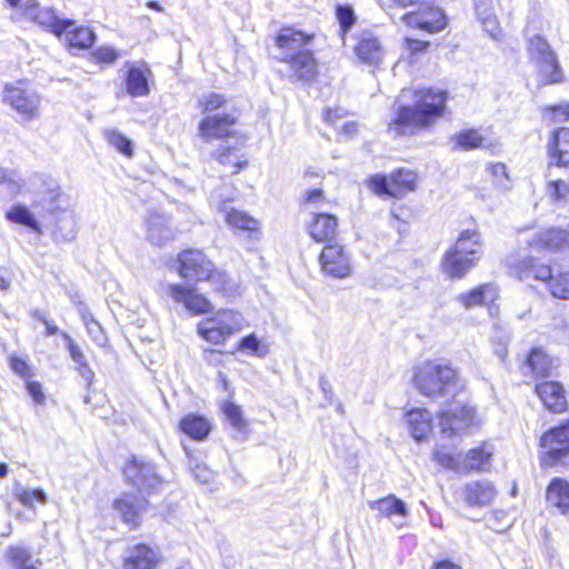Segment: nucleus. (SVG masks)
<instances>
[{
	"mask_svg": "<svg viewBox=\"0 0 569 569\" xmlns=\"http://www.w3.org/2000/svg\"><path fill=\"white\" fill-rule=\"evenodd\" d=\"M141 470V465L137 461L136 457L128 459L122 468L126 481L133 488H137L138 491H140V486L142 483Z\"/></svg>",
	"mask_w": 569,
	"mask_h": 569,
	"instance_id": "nucleus-45",
	"label": "nucleus"
},
{
	"mask_svg": "<svg viewBox=\"0 0 569 569\" xmlns=\"http://www.w3.org/2000/svg\"><path fill=\"white\" fill-rule=\"evenodd\" d=\"M548 176L556 168L569 169V128H560L552 133L547 144Z\"/></svg>",
	"mask_w": 569,
	"mask_h": 569,
	"instance_id": "nucleus-15",
	"label": "nucleus"
},
{
	"mask_svg": "<svg viewBox=\"0 0 569 569\" xmlns=\"http://www.w3.org/2000/svg\"><path fill=\"white\" fill-rule=\"evenodd\" d=\"M355 53L363 63L378 66L382 61L385 51L377 37L371 31L365 30L357 36Z\"/></svg>",
	"mask_w": 569,
	"mask_h": 569,
	"instance_id": "nucleus-21",
	"label": "nucleus"
},
{
	"mask_svg": "<svg viewBox=\"0 0 569 569\" xmlns=\"http://www.w3.org/2000/svg\"><path fill=\"white\" fill-rule=\"evenodd\" d=\"M409 27H415L429 33L439 32L446 27L445 13L429 3H420L416 12H409L401 17Z\"/></svg>",
	"mask_w": 569,
	"mask_h": 569,
	"instance_id": "nucleus-12",
	"label": "nucleus"
},
{
	"mask_svg": "<svg viewBox=\"0 0 569 569\" xmlns=\"http://www.w3.org/2000/svg\"><path fill=\"white\" fill-rule=\"evenodd\" d=\"M321 269L335 278H345L350 274V259L342 246L328 244L319 257Z\"/></svg>",
	"mask_w": 569,
	"mask_h": 569,
	"instance_id": "nucleus-16",
	"label": "nucleus"
},
{
	"mask_svg": "<svg viewBox=\"0 0 569 569\" xmlns=\"http://www.w3.org/2000/svg\"><path fill=\"white\" fill-rule=\"evenodd\" d=\"M479 261L475 256L469 257L450 248L442 257L441 268L450 279H462L478 266Z\"/></svg>",
	"mask_w": 569,
	"mask_h": 569,
	"instance_id": "nucleus-19",
	"label": "nucleus"
},
{
	"mask_svg": "<svg viewBox=\"0 0 569 569\" xmlns=\"http://www.w3.org/2000/svg\"><path fill=\"white\" fill-rule=\"evenodd\" d=\"M326 201L322 190L313 189L306 192L305 202L307 204H321Z\"/></svg>",
	"mask_w": 569,
	"mask_h": 569,
	"instance_id": "nucleus-64",
	"label": "nucleus"
},
{
	"mask_svg": "<svg viewBox=\"0 0 569 569\" xmlns=\"http://www.w3.org/2000/svg\"><path fill=\"white\" fill-rule=\"evenodd\" d=\"M413 385L429 398L456 399L466 388L456 369L437 360L425 361L415 369Z\"/></svg>",
	"mask_w": 569,
	"mask_h": 569,
	"instance_id": "nucleus-2",
	"label": "nucleus"
},
{
	"mask_svg": "<svg viewBox=\"0 0 569 569\" xmlns=\"http://www.w3.org/2000/svg\"><path fill=\"white\" fill-rule=\"evenodd\" d=\"M369 506L372 510H378L380 515L389 519L395 517L405 518L408 512L405 502L392 495L371 501Z\"/></svg>",
	"mask_w": 569,
	"mask_h": 569,
	"instance_id": "nucleus-30",
	"label": "nucleus"
},
{
	"mask_svg": "<svg viewBox=\"0 0 569 569\" xmlns=\"http://www.w3.org/2000/svg\"><path fill=\"white\" fill-rule=\"evenodd\" d=\"M63 33L71 49H89L96 40V34L90 28L76 27V23Z\"/></svg>",
	"mask_w": 569,
	"mask_h": 569,
	"instance_id": "nucleus-34",
	"label": "nucleus"
},
{
	"mask_svg": "<svg viewBox=\"0 0 569 569\" xmlns=\"http://www.w3.org/2000/svg\"><path fill=\"white\" fill-rule=\"evenodd\" d=\"M148 237L157 246H162L171 240L173 231L169 227L168 219L163 216L152 217L148 222Z\"/></svg>",
	"mask_w": 569,
	"mask_h": 569,
	"instance_id": "nucleus-33",
	"label": "nucleus"
},
{
	"mask_svg": "<svg viewBox=\"0 0 569 569\" xmlns=\"http://www.w3.org/2000/svg\"><path fill=\"white\" fill-rule=\"evenodd\" d=\"M24 14L58 37L74 24L73 20L60 19L51 8H39L34 0L26 2Z\"/></svg>",
	"mask_w": 569,
	"mask_h": 569,
	"instance_id": "nucleus-14",
	"label": "nucleus"
},
{
	"mask_svg": "<svg viewBox=\"0 0 569 569\" xmlns=\"http://www.w3.org/2000/svg\"><path fill=\"white\" fill-rule=\"evenodd\" d=\"M141 546H136L137 555L124 559L123 569H141Z\"/></svg>",
	"mask_w": 569,
	"mask_h": 569,
	"instance_id": "nucleus-63",
	"label": "nucleus"
},
{
	"mask_svg": "<svg viewBox=\"0 0 569 569\" xmlns=\"http://www.w3.org/2000/svg\"><path fill=\"white\" fill-rule=\"evenodd\" d=\"M229 423L236 430L234 437L244 440L248 433V423L242 417V410L233 402H226L222 407Z\"/></svg>",
	"mask_w": 569,
	"mask_h": 569,
	"instance_id": "nucleus-37",
	"label": "nucleus"
},
{
	"mask_svg": "<svg viewBox=\"0 0 569 569\" xmlns=\"http://www.w3.org/2000/svg\"><path fill=\"white\" fill-rule=\"evenodd\" d=\"M475 10L479 21L496 17L491 0H475Z\"/></svg>",
	"mask_w": 569,
	"mask_h": 569,
	"instance_id": "nucleus-55",
	"label": "nucleus"
},
{
	"mask_svg": "<svg viewBox=\"0 0 569 569\" xmlns=\"http://www.w3.org/2000/svg\"><path fill=\"white\" fill-rule=\"evenodd\" d=\"M492 456L491 446L485 445L480 448H475L468 452L461 461L462 471H482L487 469L490 458Z\"/></svg>",
	"mask_w": 569,
	"mask_h": 569,
	"instance_id": "nucleus-32",
	"label": "nucleus"
},
{
	"mask_svg": "<svg viewBox=\"0 0 569 569\" xmlns=\"http://www.w3.org/2000/svg\"><path fill=\"white\" fill-rule=\"evenodd\" d=\"M412 437L421 441L431 431V415L426 409H413L407 413Z\"/></svg>",
	"mask_w": 569,
	"mask_h": 569,
	"instance_id": "nucleus-28",
	"label": "nucleus"
},
{
	"mask_svg": "<svg viewBox=\"0 0 569 569\" xmlns=\"http://www.w3.org/2000/svg\"><path fill=\"white\" fill-rule=\"evenodd\" d=\"M336 16L343 38L356 21L355 11L350 6H337Z\"/></svg>",
	"mask_w": 569,
	"mask_h": 569,
	"instance_id": "nucleus-49",
	"label": "nucleus"
},
{
	"mask_svg": "<svg viewBox=\"0 0 569 569\" xmlns=\"http://www.w3.org/2000/svg\"><path fill=\"white\" fill-rule=\"evenodd\" d=\"M540 446L545 450L541 456L542 466L566 465L569 459V420L545 432Z\"/></svg>",
	"mask_w": 569,
	"mask_h": 569,
	"instance_id": "nucleus-6",
	"label": "nucleus"
},
{
	"mask_svg": "<svg viewBox=\"0 0 569 569\" xmlns=\"http://www.w3.org/2000/svg\"><path fill=\"white\" fill-rule=\"evenodd\" d=\"M536 251H569V228H551L536 233L528 242Z\"/></svg>",
	"mask_w": 569,
	"mask_h": 569,
	"instance_id": "nucleus-17",
	"label": "nucleus"
},
{
	"mask_svg": "<svg viewBox=\"0 0 569 569\" xmlns=\"http://www.w3.org/2000/svg\"><path fill=\"white\" fill-rule=\"evenodd\" d=\"M8 557L14 569H40L41 561L34 559L24 546H10Z\"/></svg>",
	"mask_w": 569,
	"mask_h": 569,
	"instance_id": "nucleus-35",
	"label": "nucleus"
},
{
	"mask_svg": "<svg viewBox=\"0 0 569 569\" xmlns=\"http://www.w3.org/2000/svg\"><path fill=\"white\" fill-rule=\"evenodd\" d=\"M533 264L535 260L530 257H526L523 259L510 257L508 259L510 272L518 277L520 280H528L531 278L533 272Z\"/></svg>",
	"mask_w": 569,
	"mask_h": 569,
	"instance_id": "nucleus-42",
	"label": "nucleus"
},
{
	"mask_svg": "<svg viewBox=\"0 0 569 569\" xmlns=\"http://www.w3.org/2000/svg\"><path fill=\"white\" fill-rule=\"evenodd\" d=\"M222 211H226V222L231 228L248 232L249 236H252L259 231V221L254 219L253 217L249 216L247 212L239 211L236 209L226 210L222 209Z\"/></svg>",
	"mask_w": 569,
	"mask_h": 569,
	"instance_id": "nucleus-31",
	"label": "nucleus"
},
{
	"mask_svg": "<svg viewBox=\"0 0 569 569\" xmlns=\"http://www.w3.org/2000/svg\"><path fill=\"white\" fill-rule=\"evenodd\" d=\"M121 53L116 48L110 46H101L97 48L92 57L99 64L110 66L120 58Z\"/></svg>",
	"mask_w": 569,
	"mask_h": 569,
	"instance_id": "nucleus-48",
	"label": "nucleus"
},
{
	"mask_svg": "<svg viewBox=\"0 0 569 569\" xmlns=\"http://www.w3.org/2000/svg\"><path fill=\"white\" fill-rule=\"evenodd\" d=\"M237 119V111H223L217 114L204 116L198 126L199 137L204 142L222 140L230 137Z\"/></svg>",
	"mask_w": 569,
	"mask_h": 569,
	"instance_id": "nucleus-9",
	"label": "nucleus"
},
{
	"mask_svg": "<svg viewBox=\"0 0 569 569\" xmlns=\"http://www.w3.org/2000/svg\"><path fill=\"white\" fill-rule=\"evenodd\" d=\"M16 497L22 506L29 509H33L36 502L41 505L47 502V495L41 489L20 488L17 490Z\"/></svg>",
	"mask_w": 569,
	"mask_h": 569,
	"instance_id": "nucleus-43",
	"label": "nucleus"
},
{
	"mask_svg": "<svg viewBox=\"0 0 569 569\" xmlns=\"http://www.w3.org/2000/svg\"><path fill=\"white\" fill-rule=\"evenodd\" d=\"M27 390L36 403H42L44 401V395L39 382L28 381Z\"/></svg>",
	"mask_w": 569,
	"mask_h": 569,
	"instance_id": "nucleus-61",
	"label": "nucleus"
},
{
	"mask_svg": "<svg viewBox=\"0 0 569 569\" xmlns=\"http://www.w3.org/2000/svg\"><path fill=\"white\" fill-rule=\"evenodd\" d=\"M531 278L540 281L549 280L550 282L553 277L551 276V269L549 266L538 264L535 262Z\"/></svg>",
	"mask_w": 569,
	"mask_h": 569,
	"instance_id": "nucleus-59",
	"label": "nucleus"
},
{
	"mask_svg": "<svg viewBox=\"0 0 569 569\" xmlns=\"http://www.w3.org/2000/svg\"><path fill=\"white\" fill-rule=\"evenodd\" d=\"M546 119L552 122H563L569 120V103L547 107L543 113Z\"/></svg>",
	"mask_w": 569,
	"mask_h": 569,
	"instance_id": "nucleus-52",
	"label": "nucleus"
},
{
	"mask_svg": "<svg viewBox=\"0 0 569 569\" xmlns=\"http://www.w3.org/2000/svg\"><path fill=\"white\" fill-rule=\"evenodd\" d=\"M10 367L16 373L23 378H28L30 376V368L28 363L20 358L12 357L10 359Z\"/></svg>",
	"mask_w": 569,
	"mask_h": 569,
	"instance_id": "nucleus-60",
	"label": "nucleus"
},
{
	"mask_svg": "<svg viewBox=\"0 0 569 569\" xmlns=\"http://www.w3.org/2000/svg\"><path fill=\"white\" fill-rule=\"evenodd\" d=\"M547 503L558 509L561 515L569 512V482L553 478L546 491Z\"/></svg>",
	"mask_w": 569,
	"mask_h": 569,
	"instance_id": "nucleus-23",
	"label": "nucleus"
},
{
	"mask_svg": "<svg viewBox=\"0 0 569 569\" xmlns=\"http://www.w3.org/2000/svg\"><path fill=\"white\" fill-rule=\"evenodd\" d=\"M179 428L190 438L202 441L210 433L211 423L202 416L189 413L181 419Z\"/></svg>",
	"mask_w": 569,
	"mask_h": 569,
	"instance_id": "nucleus-26",
	"label": "nucleus"
},
{
	"mask_svg": "<svg viewBox=\"0 0 569 569\" xmlns=\"http://www.w3.org/2000/svg\"><path fill=\"white\" fill-rule=\"evenodd\" d=\"M203 281H208L213 291L223 296H231L234 292L232 281L227 274L214 266L211 268L210 274L204 277Z\"/></svg>",
	"mask_w": 569,
	"mask_h": 569,
	"instance_id": "nucleus-39",
	"label": "nucleus"
},
{
	"mask_svg": "<svg viewBox=\"0 0 569 569\" xmlns=\"http://www.w3.org/2000/svg\"><path fill=\"white\" fill-rule=\"evenodd\" d=\"M549 290L555 298L569 299V272H562L553 277L549 282Z\"/></svg>",
	"mask_w": 569,
	"mask_h": 569,
	"instance_id": "nucleus-47",
	"label": "nucleus"
},
{
	"mask_svg": "<svg viewBox=\"0 0 569 569\" xmlns=\"http://www.w3.org/2000/svg\"><path fill=\"white\" fill-rule=\"evenodd\" d=\"M337 218L328 213H315L309 233L317 242L331 241L337 233Z\"/></svg>",
	"mask_w": 569,
	"mask_h": 569,
	"instance_id": "nucleus-22",
	"label": "nucleus"
},
{
	"mask_svg": "<svg viewBox=\"0 0 569 569\" xmlns=\"http://www.w3.org/2000/svg\"><path fill=\"white\" fill-rule=\"evenodd\" d=\"M198 107L203 117L223 111H237L228 99L216 92L203 93L198 100Z\"/></svg>",
	"mask_w": 569,
	"mask_h": 569,
	"instance_id": "nucleus-29",
	"label": "nucleus"
},
{
	"mask_svg": "<svg viewBox=\"0 0 569 569\" xmlns=\"http://www.w3.org/2000/svg\"><path fill=\"white\" fill-rule=\"evenodd\" d=\"M169 296L192 315H204L212 311L213 306L196 288L184 284H170Z\"/></svg>",
	"mask_w": 569,
	"mask_h": 569,
	"instance_id": "nucleus-13",
	"label": "nucleus"
},
{
	"mask_svg": "<svg viewBox=\"0 0 569 569\" xmlns=\"http://www.w3.org/2000/svg\"><path fill=\"white\" fill-rule=\"evenodd\" d=\"M535 391L549 411L553 413H561L567 410L568 402L565 389L559 382H538L535 387Z\"/></svg>",
	"mask_w": 569,
	"mask_h": 569,
	"instance_id": "nucleus-20",
	"label": "nucleus"
},
{
	"mask_svg": "<svg viewBox=\"0 0 569 569\" xmlns=\"http://www.w3.org/2000/svg\"><path fill=\"white\" fill-rule=\"evenodd\" d=\"M116 511L121 516L122 520L131 528L139 526L140 521V501L139 497L133 493H124L113 503Z\"/></svg>",
	"mask_w": 569,
	"mask_h": 569,
	"instance_id": "nucleus-25",
	"label": "nucleus"
},
{
	"mask_svg": "<svg viewBox=\"0 0 569 569\" xmlns=\"http://www.w3.org/2000/svg\"><path fill=\"white\" fill-rule=\"evenodd\" d=\"M527 50L543 83H557L562 80L563 74L557 54L543 37L540 34L528 37Z\"/></svg>",
	"mask_w": 569,
	"mask_h": 569,
	"instance_id": "nucleus-5",
	"label": "nucleus"
},
{
	"mask_svg": "<svg viewBox=\"0 0 569 569\" xmlns=\"http://www.w3.org/2000/svg\"><path fill=\"white\" fill-rule=\"evenodd\" d=\"M417 174L411 170L399 169L393 171L388 179L386 176L376 174L368 181L369 188L379 196L399 198L416 189Z\"/></svg>",
	"mask_w": 569,
	"mask_h": 569,
	"instance_id": "nucleus-7",
	"label": "nucleus"
},
{
	"mask_svg": "<svg viewBox=\"0 0 569 569\" xmlns=\"http://www.w3.org/2000/svg\"><path fill=\"white\" fill-rule=\"evenodd\" d=\"M89 336L98 346H104L107 343V337L100 326V323L94 319L90 318L88 326L86 327Z\"/></svg>",
	"mask_w": 569,
	"mask_h": 569,
	"instance_id": "nucleus-53",
	"label": "nucleus"
},
{
	"mask_svg": "<svg viewBox=\"0 0 569 569\" xmlns=\"http://www.w3.org/2000/svg\"><path fill=\"white\" fill-rule=\"evenodd\" d=\"M103 137L107 142L121 154L127 158H131L133 156L132 141L117 129H106L103 131Z\"/></svg>",
	"mask_w": 569,
	"mask_h": 569,
	"instance_id": "nucleus-38",
	"label": "nucleus"
},
{
	"mask_svg": "<svg viewBox=\"0 0 569 569\" xmlns=\"http://www.w3.org/2000/svg\"><path fill=\"white\" fill-rule=\"evenodd\" d=\"M246 326L240 312L223 309L198 323V333L208 342L222 345Z\"/></svg>",
	"mask_w": 569,
	"mask_h": 569,
	"instance_id": "nucleus-4",
	"label": "nucleus"
},
{
	"mask_svg": "<svg viewBox=\"0 0 569 569\" xmlns=\"http://www.w3.org/2000/svg\"><path fill=\"white\" fill-rule=\"evenodd\" d=\"M447 93L432 89H403L395 104L396 116L389 129L397 134L426 129L439 118L446 107Z\"/></svg>",
	"mask_w": 569,
	"mask_h": 569,
	"instance_id": "nucleus-1",
	"label": "nucleus"
},
{
	"mask_svg": "<svg viewBox=\"0 0 569 569\" xmlns=\"http://www.w3.org/2000/svg\"><path fill=\"white\" fill-rule=\"evenodd\" d=\"M492 177L495 186L502 190L508 191L511 188V180L507 172V167L501 162L490 163L487 168Z\"/></svg>",
	"mask_w": 569,
	"mask_h": 569,
	"instance_id": "nucleus-44",
	"label": "nucleus"
},
{
	"mask_svg": "<svg viewBox=\"0 0 569 569\" xmlns=\"http://www.w3.org/2000/svg\"><path fill=\"white\" fill-rule=\"evenodd\" d=\"M439 418L441 432L452 437L465 432L475 425L476 412L471 406L457 401L442 411Z\"/></svg>",
	"mask_w": 569,
	"mask_h": 569,
	"instance_id": "nucleus-8",
	"label": "nucleus"
},
{
	"mask_svg": "<svg viewBox=\"0 0 569 569\" xmlns=\"http://www.w3.org/2000/svg\"><path fill=\"white\" fill-rule=\"evenodd\" d=\"M162 560L163 557L157 547L144 545V569H154Z\"/></svg>",
	"mask_w": 569,
	"mask_h": 569,
	"instance_id": "nucleus-54",
	"label": "nucleus"
},
{
	"mask_svg": "<svg viewBox=\"0 0 569 569\" xmlns=\"http://www.w3.org/2000/svg\"><path fill=\"white\" fill-rule=\"evenodd\" d=\"M7 218L20 224L30 227L31 229L38 230V222L24 206H14L10 211L7 212Z\"/></svg>",
	"mask_w": 569,
	"mask_h": 569,
	"instance_id": "nucleus-46",
	"label": "nucleus"
},
{
	"mask_svg": "<svg viewBox=\"0 0 569 569\" xmlns=\"http://www.w3.org/2000/svg\"><path fill=\"white\" fill-rule=\"evenodd\" d=\"M452 141L457 148L463 150H471L481 148L485 138L475 129L463 130L452 137Z\"/></svg>",
	"mask_w": 569,
	"mask_h": 569,
	"instance_id": "nucleus-40",
	"label": "nucleus"
},
{
	"mask_svg": "<svg viewBox=\"0 0 569 569\" xmlns=\"http://www.w3.org/2000/svg\"><path fill=\"white\" fill-rule=\"evenodd\" d=\"M178 272L184 279L203 281L214 266L202 250L187 249L178 256Z\"/></svg>",
	"mask_w": 569,
	"mask_h": 569,
	"instance_id": "nucleus-11",
	"label": "nucleus"
},
{
	"mask_svg": "<svg viewBox=\"0 0 569 569\" xmlns=\"http://www.w3.org/2000/svg\"><path fill=\"white\" fill-rule=\"evenodd\" d=\"M526 367L537 378H547L550 376L552 361L540 348H535L527 358Z\"/></svg>",
	"mask_w": 569,
	"mask_h": 569,
	"instance_id": "nucleus-36",
	"label": "nucleus"
},
{
	"mask_svg": "<svg viewBox=\"0 0 569 569\" xmlns=\"http://www.w3.org/2000/svg\"><path fill=\"white\" fill-rule=\"evenodd\" d=\"M127 91L133 97L142 94V70L138 68H131L128 71Z\"/></svg>",
	"mask_w": 569,
	"mask_h": 569,
	"instance_id": "nucleus-51",
	"label": "nucleus"
},
{
	"mask_svg": "<svg viewBox=\"0 0 569 569\" xmlns=\"http://www.w3.org/2000/svg\"><path fill=\"white\" fill-rule=\"evenodd\" d=\"M433 459L442 467L456 471H462L461 459L460 457H456L451 453L445 452L440 449H437L433 452Z\"/></svg>",
	"mask_w": 569,
	"mask_h": 569,
	"instance_id": "nucleus-50",
	"label": "nucleus"
},
{
	"mask_svg": "<svg viewBox=\"0 0 569 569\" xmlns=\"http://www.w3.org/2000/svg\"><path fill=\"white\" fill-rule=\"evenodd\" d=\"M64 339L67 340L68 350L70 352L71 359L77 363H83L86 362V358L79 348L78 345L74 343V341L71 339V337L67 333H63Z\"/></svg>",
	"mask_w": 569,
	"mask_h": 569,
	"instance_id": "nucleus-58",
	"label": "nucleus"
},
{
	"mask_svg": "<svg viewBox=\"0 0 569 569\" xmlns=\"http://www.w3.org/2000/svg\"><path fill=\"white\" fill-rule=\"evenodd\" d=\"M481 24L486 32L495 40H500L502 34V29L500 23L496 17L487 18L481 21Z\"/></svg>",
	"mask_w": 569,
	"mask_h": 569,
	"instance_id": "nucleus-56",
	"label": "nucleus"
},
{
	"mask_svg": "<svg viewBox=\"0 0 569 569\" xmlns=\"http://www.w3.org/2000/svg\"><path fill=\"white\" fill-rule=\"evenodd\" d=\"M545 177L547 179L546 191L552 200H565L569 196V182L557 178L555 172L553 176H548V168Z\"/></svg>",
	"mask_w": 569,
	"mask_h": 569,
	"instance_id": "nucleus-41",
	"label": "nucleus"
},
{
	"mask_svg": "<svg viewBox=\"0 0 569 569\" xmlns=\"http://www.w3.org/2000/svg\"><path fill=\"white\" fill-rule=\"evenodd\" d=\"M460 496L467 506L483 508L492 503L497 490L490 481H472L463 486Z\"/></svg>",
	"mask_w": 569,
	"mask_h": 569,
	"instance_id": "nucleus-18",
	"label": "nucleus"
},
{
	"mask_svg": "<svg viewBox=\"0 0 569 569\" xmlns=\"http://www.w3.org/2000/svg\"><path fill=\"white\" fill-rule=\"evenodd\" d=\"M3 100L19 113L22 121H30L39 117L41 98L33 90L7 87Z\"/></svg>",
	"mask_w": 569,
	"mask_h": 569,
	"instance_id": "nucleus-10",
	"label": "nucleus"
},
{
	"mask_svg": "<svg viewBox=\"0 0 569 569\" xmlns=\"http://www.w3.org/2000/svg\"><path fill=\"white\" fill-rule=\"evenodd\" d=\"M239 348L251 351L254 355L262 356L260 351V341L254 335L246 336L241 339Z\"/></svg>",
	"mask_w": 569,
	"mask_h": 569,
	"instance_id": "nucleus-57",
	"label": "nucleus"
},
{
	"mask_svg": "<svg viewBox=\"0 0 569 569\" xmlns=\"http://www.w3.org/2000/svg\"><path fill=\"white\" fill-rule=\"evenodd\" d=\"M310 37L301 31L283 29L277 37L281 53L279 59L289 64L291 76L299 81H309L317 73V63L307 43Z\"/></svg>",
	"mask_w": 569,
	"mask_h": 569,
	"instance_id": "nucleus-3",
	"label": "nucleus"
},
{
	"mask_svg": "<svg viewBox=\"0 0 569 569\" xmlns=\"http://www.w3.org/2000/svg\"><path fill=\"white\" fill-rule=\"evenodd\" d=\"M146 482H148L150 489L156 490L162 483V480L156 475L153 468L144 465V483Z\"/></svg>",
	"mask_w": 569,
	"mask_h": 569,
	"instance_id": "nucleus-62",
	"label": "nucleus"
},
{
	"mask_svg": "<svg viewBox=\"0 0 569 569\" xmlns=\"http://www.w3.org/2000/svg\"><path fill=\"white\" fill-rule=\"evenodd\" d=\"M452 249L465 253L466 256H475L480 260L483 253V241L481 233L476 229H467L460 232Z\"/></svg>",
	"mask_w": 569,
	"mask_h": 569,
	"instance_id": "nucleus-24",
	"label": "nucleus"
},
{
	"mask_svg": "<svg viewBox=\"0 0 569 569\" xmlns=\"http://www.w3.org/2000/svg\"><path fill=\"white\" fill-rule=\"evenodd\" d=\"M497 297L496 288L490 283L481 284L472 290L460 293L457 301L466 308L485 305L488 301H493Z\"/></svg>",
	"mask_w": 569,
	"mask_h": 569,
	"instance_id": "nucleus-27",
	"label": "nucleus"
}]
</instances>
